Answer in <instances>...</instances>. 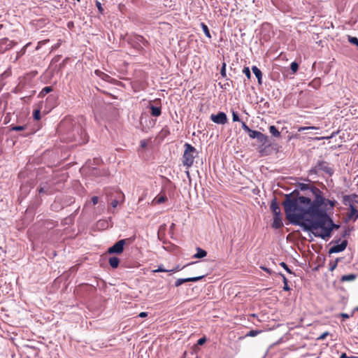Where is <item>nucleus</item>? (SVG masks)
Instances as JSON below:
<instances>
[{
  "instance_id": "13d9d810",
  "label": "nucleus",
  "mask_w": 358,
  "mask_h": 358,
  "mask_svg": "<svg viewBox=\"0 0 358 358\" xmlns=\"http://www.w3.org/2000/svg\"><path fill=\"white\" fill-rule=\"evenodd\" d=\"M315 83L319 84L320 83V80H313V83Z\"/></svg>"
},
{
  "instance_id": "4be33fe9",
  "label": "nucleus",
  "mask_w": 358,
  "mask_h": 358,
  "mask_svg": "<svg viewBox=\"0 0 358 358\" xmlns=\"http://www.w3.org/2000/svg\"><path fill=\"white\" fill-rule=\"evenodd\" d=\"M71 124H73V120L70 118H66L60 123L59 129H65Z\"/></svg>"
},
{
  "instance_id": "412c9836",
  "label": "nucleus",
  "mask_w": 358,
  "mask_h": 358,
  "mask_svg": "<svg viewBox=\"0 0 358 358\" xmlns=\"http://www.w3.org/2000/svg\"><path fill=\"white\" fill-rule=\"evenodd\" d=\"M108 262L113 268H116L120 264V259L117 257H111L109 258Z\"/></svg>"
},
{
  "instance_id": "0eeeda50",
  "label": "nucleus",
  "mask_w": 358,
  "mask_h": 358,
  "mask_svg": "<svg viewBox=\"0 0 358 358\" xmlns=\"http://www.w3.org/2000/svg\"><path fill=\"white\" fill-rule=\"evenodd\" d=\"M210 120L213 122L220 124H224L227 122V117L224 112H219L216 115L212 114L210 115Z\"/></svg>"
},
{
  "instance_id": "9d476101",
  "label": "nucleus",
  "mask_w": 358,
  "mask_h": 358,
  "mask_svg": "<svg viewBox=\"0 0 358 358\" xmlns=\"http://www.w3.org/2000/svg\"><path fill=\"white\" fill-rule=\"evenodd\" d=\"M203 277H204V275H201V276H198V277H192V278H179L175 282V286L179 287L182 284H183L185 282H197V281L201 280Z\"/></svg>"
},
{
  "instance_id": "cd10ccee",
  "label": "nucleus",
  "mask_w": 358,
  "mask_h": 358,
  "mask_svg": "<svg viewBox=\"0 0 358 358\" xmlns=\"http://www.w3.org/2000/svg\"><path fill=\"white\" fill-rule=\"evenodd\" d=\"M201 27L205 35L206 36V37H208V38H211V35H210V33L208 26L205 23L201 22Z\"/></svg>"
},
{
  "instance_id": "a19ab883",
  "label": "nucleus",
  "mask_w": 358,
  "mask_h": 358,
  "mask_svg": "<svg viewBox=\"0 0 358 358\" xmlns=\"http://www.w3.org/2000/svg\"><path fill=\"white\" fill-rule=\"evenodd\" d=\"M25 129V126H14L11 128L12 131H22Z\"/></svg>"
},
{
  "instance_id": "aec40b11",
  "label": "nucleus",
  "mask_w": 358,
  "mask_h": 358,
  "mask_svg": "<svg viewBox=\"0 0 358 358\" xmlns=\"http://www.w3.org/2000/svg\"><path fill=\"white\" fill-rule=\"evenodd\" d=\"M94 73L98 77H99L100 78H101L102 80H103L105 81H110V80L111 79L110 76L102 72L101 71H100L99 69L96 70L94 71Z\"/></svg>"
},
{
  "instance_id": "423d86ee",
  "label": "nucleus",
  "mask_w": 358,
  "mask_h": 358,
  "mask_svg": "<svg viewBox=\"0 0 358 358\" xmlns=\"http://www.w3.org/2000/svg\"><path fill=\"white\" fill-rule=\"evenodd\" d=\"M126 240L122 239L115 243L112 247L109 248L108 250V253L110 254H120L124 250V245H125Z\"/></svg>"
},
{
  "instance_id": "6ab92c4d",
  "label": "nucleus",
  "mask_w": 358,
  "mask_h": 358,
  "mask_svg": "<svg viewBox=\"0 0 358 358\" xmlns=\"http://www.w3.org/2000/svg\"><path fill=\"white\" fill-rule=\"evenodd\" d=\"M252 71L254 73V74L255 75V76L257 77V78L258 80V83L259 84H262V71L256 66H253L252 67Z\"/></svg>"
},
{
  "instance_id": "20e7f679",
  "label": "nucleus",
  "mask_w": 358,
  "mask_h": 358,
  "mask_svg": "<svg viewBox=\"0 0 358 358\" xmlns=\"http://www.w3.org/2000/svg\"><path fill=\"white\" fill-rule=\"evenodd\" d=\"M73 136L71 141H78V143H85L87 141V136L85 131L80 125H74L73 130Z\"/></svg>"
},
{
  "instance_id": "e433bc0d",
  "label": "nucleus",
  "mask_w": 358,
  "mask_h": 358,
  "mask_svg": "<svg viewBox=\"0 0 358 358\" xmlns=\"http://www.w3.org/2000/svg\"><path fill=\"white\" fill-rule=\"evenodd\" d=\"M243 73L246 76L248 79L251 78V73L249 67H245L243 70Z\"/></svg>"
},
{
  "instance_id": "0e129e2a",
  "label": "nucleus",
  "mask_w": 358,
  "mask_h": 358,
  "mask_svg": "<svg viewBox=\"0 0 358 358\" xmlns=\"http://www.w3.org/2000/svg\"><path fill=\"white\" fill-rule=\"evenodd\" d=\"M357 310H358V308H357Z\"/></svg>"
},
{
  "instance_id": "4468645a",
  "label": "nucleus",
  "mask_w": 358,
  "mask_h": 358,
  "mask_svg": "<svg viewBox=\"0 0 358 358\" xmlns=\"http://www.w3.org/2000/svg\"><path fill=\"white\" fill-rule=\"evenodd\" d=\"M149 108L150 109V113L154 117H159L162 114V108L160 106H155L153 105H150Z\"/></svg>"
},
{
  "instance_id": "864d4df0",
  "label": "nucleus",
  "mask_w": 358,
  "mask_h": 358,
  "mask_svg": "<svg viewBox=\"0 0 358 358\" xmlns=\"http://www.w3.org/2000/svg\"><path fill=\"white\" fill-rule=\"evenodd\" d=\"M96 6H97L99 10L102 11V7H101V4L100 2H99V1L96 2Z\"/></svg>"
},
{
  "instance_id": "7c9ffc66",
  "label": "nucleus",
  "mask_w": 358,
  "mask_h": 358,
  "mask_svg": "<svg viewBox=\"0 0 358 358\" xmlns=\"http://www.w3.org/2000/svg\"><path fill=\"white\" fill-rule=\"evenodd\" d=\"M136 38L138 42L141 43L143 45H145V46L148 45V42L146 41V39L143 36L138 35L136 36Z\"/></svg>"
},
{
  "instance_id": "ddd939ff",
  "label": "nucleus",
  "mask_w": 358,
  "mask_h": 358,
  "mask_svg": "<svg viewBox=\"0 0 358 358\" xmlns=\"http://www.w3.org/2000/svg\"><path fill=\"white\" fill-rule=\"evenodd\" d=\"M350 213L348 215L349 219H352L354 221L357 220L358 219L357 209L353 204L350 203Z\"/></svg>"
},
{
  "instance_id": "39448f33",
  "label": "nucleus",
  "mask_w": 358,
  "mask_h": 358,
  "mask_svg": "<svg viewBox=\"0 0 358 358\" xmlns=\"http://www.w3.org/2000/svg\"><path fill=\"white\" fill-rule=\"evenodd\" d=\"M248 134L251 138H257V141L262 145H264L268 142V136L261 133L260 131L252 130L250 129Z\"/></svg>"
},
{
  "instance_id": "f704fd0d",
  "label": "nucleus",
  "mask_w": 358,
  "mask_h": 358,
  "mask_svg": "<svg viewBox=\"0 0 358 358\" xmlns=\"http://www.w3.org/2000/svg\"><path fill=\"white\" fill-rule=\"evenodd\" d=\"M319 128L317 127H300L298 128V131L299 132H301L303 131H305V130H308V129H318Z\"/></svg>"
},
{
  "instance_id": "052dcab7",
  "label": "nucleus",
  "mask_w": 358,
  "mask_h": 358,
  "mask_svg": "<svg viewBox=\"0 0 358 358\" xmlns=\"http://www.w3.org/2000/svg\"><path fill=\"white\" fill-rule=\"evenodd\" d=\"M2 27H3V25H2V24H0V29H1V28H2Z\"/></svg>"
},
{
  "instance_id": "473e14b6",
  "label": "nucleus",
  "mask_w": 358,
  "mask_h": 358,
  "mask_svg": "<svg viewBox=\"0 0 358 358\" xmlns=\"http://www.w3.org/2000/svg\"><path fill=\"white\" fill-rule=\"evenodd\" d=\"M262 332V331H258V330H251L247 334H246V336H251V337H254V336H257L259 334H260Z\"/></svg>"
},
{
  "instance_id": "f3484780",
  "label": "nucleus",
  "mask_w": 358,
  "mask_h": 358,
  "mask_svg": "<svg viewBox=\"0 0 358 358\" xmlns=\"http://www.w3.org/2000/svg\"><path fill=\"white\" fill-rule=\"evenodd\" d=\"M282 220H281V217H280V215L279 216H274L273 217V224H272V227L274 228V229H279L280 227H282Z\"/></svg>"
},
{
  "instance_id": "603ef678",
  "label": "nucleus",
  "mask_w": 358,
  "mask_h": 358,
  "mask_svg": "<svg viewBox=\"0 0 358 358\" xmlns=\"http://www.w3.org/2000/svg\"><path fill=\"white\" fill-rule=\"evenodd\" d=\"M138 316H139L140 317H147V316H148V313H145V312H141V313L138 315Z\"/></svg>"
},
{
  "instance_id": "2eb2a0df",
  "label": "nucleus",
  "mask_w": 358,
  "mask_h": 358,
  "mask_svg": "<svg viewBox=\"0 0 358 358\" xmlns=\"http://www.w3.org/2000/svg\"><path fill=\"white\" fill-rule=\"evenodd\" d=\"M271 210L274 214V216H279L280 215V208L278 206L275 199L273 200L271 206H270Z\"/></svg>"
},
{
  "instance_id": "4c0bfd02",
  "label": "nucleus",
  "mask_w": 358,
  "mask_h": 358,
  "mask_svg": "<svg viewBox=\"0 0 358 358\" xmlns=\"http://www.w3.org/2000/svg\"><path fill=\"white\" fill-rule=\"evenodd\" d=\"M34 118L36 120H39L41 119V112L39 110H36L33 113Z\"/></svg>"
},
{
  "instance_id": "b1692460",
  "label": "nucleus",
  "mask_w": 358,
  "mask_h": 358,
  "mask_svg": "<svg viewBox=\"0 0 358 358\" xmlns=\"http://www.w3.org/2000/svg\"><path fill=\"white\" fill-rule=\"evenodd\" d=\"M53 89L50 86L45 87L42 89V90L38 94V97L43 98L48 93H50L52 92Z\"/></svg>"
},
{
  "instance_id": "f03ea898",
  "label": "nucleus",
  "mask_w": 358,
  "mask_h": 358,
  "mask_svg": "<svg viewBox=\"0 0 358 358\" xmlns=\"http://www.w3.org/2000/svg\"><path fill=\"white\" fill-rule=\"evenodd\" d=\"M297 187L301 191H307L305 195H300L299 192L297 190L293 191L292 193L286 194L285 197V200L282 202V206L284 208L285 213L286 214V208L287 207V203L289 202H292L296 204V208H299L300 207L301 203L299 200L302 199V198L306 199L309 200V203L312 205L316 199L317 194L322 197L324 198L323 196V192L317 187L313 185H310L306 183H298Z\"/></svg>"
},
{
  "instance_id": "79ce46f5",
  "label": "nucleus",
  "mask_w": 358,
  "mask_h": 358,
  "mask_svg": "<svg viewBox=\"0 0 358 358\" xmlns=\"http://www.w3.org/2000/svg\"><path fill=\"white\" fill-rule=\"evenodd\" d=\"M154 273L158 272H169V270L165 269L162 266H159L157 269L153 271Z\"/></svg>"
},
{
  "instance_id": "c85d7f7f",
  "label": "nucleus",
  "mask_w": 358,
  "mask_h": 358,
  "mask_svg": "<svg viewBox=\"0 0 358 358\" xmlns=\"http://www.w3.org/2000/svg\"><path fill=\"white\" fill-rule=\"evenodd\" d=\"M280 275L282 278V280H283V283H284L283 289L285 291H289L290 289V288L288 286V280H287V279L286 278L285 275L282 274V273H280Z\"/></svg>"
},
{
  "instance_id": "7ed1b4c3",
  "label": "nucleus",
  "mask_w": 358,
  "mask_h": 358,
  "mask_svg": "<svg viewBox=\"0 0 358 358\" xmlns=\"http://www.w3.org/2000/svg\"><path fill=\"white\" fill-rule=\"evenodd\" d=\"M185 150L182 155V164L187 169L190 168L193 164L194 159L198 156V151L191 144L186 143L184 145Z\"/></svg>"
},
{
  "instance_id": "a878e982",
  "label": "nucleus",
  "mask_w": 358,
  "mask_h": 358,
  "mask_svg": "<svg viewBox=\"0 0 358 358\" xmlns=\"http://www.w3.org/2000/svg\"><path fill=\"white\" fill-rule=\"evenodd\" d=\"M270 133L275 137H280V133L274 125L269 127Z\"/></svg>"
},
{
  "instance_id": "f8f14e48",
  "label": "nucleus",
  "mask_w": 358,
  "mask_h": 358,
  "mask_svg": "<svg viewBox=\"0 0 358 358\" xmlns=\"http://www.w3.org/2000/svg\"><path fill=\"white\" fill-rule=\"evenodd\" d=\"M113 196H115V199H117L121 203H122L124 201V194L120 189H114L113 192L110 193L108 196L112 197Z\"/></svg>"
},
{
  "instance_id": "9b49d317",
  "label": "nucleus",
  "mask_w": 358,
  "mask_h": 358,
  "mask_svg": "<svg viewBox=\"0 0 358 358\" xmlns=\"http://www.w3.org/2000/svg\"><path fill=\"white\" fill-rule=\"evenodd\" d=\"M347 245H348L347 241L344 240L342 241V243L341 244L336 245L331 247L329 249V254H331V253H337V252H342L346 248Z\"/></svg>"
},
{
  "instance_id": "de8ad7c7",
  "label": "nucleus",
  "mask_w": 358,
  "mask_h": 358,
  "mask_svg": "<svg viewBox=\"0 0 358 358\" xmlns=\"http://www.w3.org/2000/svg\"><path fill=\"white\" fill-rule=\"evenodd\" d=\"M182 269V268L180 267V266H177L176 268H172V269H169V272H172V273H174V272H177V271H179Z\"/></svg>"
},
{
  "instance_id": "49530a36",
  "label": "nucleus",
  "mask_w": 358,
  "mask_h": 358,
  "mask_svg": "<svg viewBox=\"0 0 358 358\" xmlns=\"http://www.w3.org/2000/svg\"><path fill=\"white\" fill-rule=\"evenodd\" d=\"M260 268L262 269L263 271H266V273H269V274H271L272 273V271L268 268H266L265 266H260Z\"/></svg>"
},
{
  "instance_id": "5fc2aeb1",
  "label": "nucleus",
  "mask_w": 358,
  "mask_h": 358,
  "mask_svg": "<svg viewBox=\"0 0 358 358\" xmlns=\"http://www.w3.org/2000/svg\"><path fill=\"white\" fill-rule=\"evenodd\" d=\"M341 316L342 317H344V318H348L349 317V315L348 314H346V313H341Z\"/></svg>"
},
{
  "instance_id": "e2e57ef3",
  "label": "nucleus",
  "mask_w": 358,
  "mask_h": 358,
  "mask_svg": "<svg viewBox=\"0 0 358 358\" xmlns=\"http://www.w3.org/2000/svg\"><path fill=\"white\" fill-rule=\"evenodd\" d=\"M351 358H356V357H351Z\"/></svg>"
},
{
  "instance_id": "1a4fd4ad",
  "label": "nucleus",
  "mask_w": 358,
  "mask_h": 358,
  "mask_svg": "<svg viewBox=\"0 0 358 358\" xmlns=\"http://www.w3.org/2000/svg\"><path fill=\"white\" fill-rule=\"evenodd\" d=\"M318 171H322L329 176H331L334 173V170L329 166V164L326 162H319L315 166Z\"/></svg>"
},
{
  "instance_id": "393cba45",
  "label": "nucleus",
  "mask_w": 358,
  "mask_h": 358,
  "mask_svg": "<svg viewBox=\"0 0 358 358\" xmlns=\"http://www.w3.org/2000/svg\"><path fill=\"white\" fill-rule=\"evenodd\" d=\"M355 278H356V275L355 274L344 275L341 277V281H342V282L352 281Z\"/></svg>"
},
{
  "instance_id": "5701e85b",
  "label": "nucleus",
  "mask_w": 358,
  "mask_h": 358,
  "mask_svg": "<svg viewBox=\"0 0 358 358\" xmlns=\"http://www.w3.org/2000/svg\"><path fill=\"white\" fill-rule=\"evenodd\" d=\"M207 255L206 251L204 250L197 248H196V253L194 255L193 257L196 259H200L206 257Z\"/></svg>"
},
{
  "instance_id": "bb28decb",
  "label": "nucleus",
  "mask_w": 358,
  "mask_h": 358,
  "mask_svg": "<svg viewBox=\"0 0 358 358\" xmlns=\"http://www.w3.org/2000/svg\"><path fill=\"white\" fill-rule=\"evenodd\" d=\"M38 192L40 194L45 193L46 194H52L53 191L49 187H40L38 189Z\"/></svg>"
},
{
  "instance_id": "4d7b16f0",
  "label": "nucleus",
  "mask_w": 358,
  "mask_h": 358,
  "mask_svg": "<svg viewBox=\"0 0 358 358\" xmlns=\"http://www.w3.org/2000/svg\"><path fill=\"white\" fill-rule=\"evenodd\" d=\"M338 227H339L338 225H336V224H334V229H338Z\"/></svg>"
},
{
  "instance_id": "6e6d98bb",
  "label": "nucleus",
  "mask_w": 358,
  "mask_h": 358,
  "mask_svg": "<svg viewBox=\"0 0 358 358\" xmlns=\"http://www.w3.org/2000/svg\"><path fill=\"white\" fill-rule=\"evenodd\" d=\"M340 358H349L345 353H343Z\"/></svg>"
},
{
  "instance_id": "2f4dec72",
  "label": "nucleus",
  "mask_w": 358,
  "mask_h": 358,
  "mask_svg": "<svg viewBox=\"0 0 358 358\" xmlns=\"http://www.w3.org/2000/svg\"><path fill=\"white\" fill-rule=\"evenodd\" d=\"M290 69L292 71V72L294 73H295L298 71V69H299L298 63H296V62H292L291 65H290Z\"/></svg>"
},
{
  "instance_id": "680f3d73",
  "label": "nucleus",
  "mask_w": 358,
  "mask_h": 358,
  "mask_svg": "<svg viewBox=\"0 0 358 358\" xmlns=\"http://www.w3.org/2000/svg\"><path fill=\"white\" fill-rule=\"evenodd\" d=\"M78 2L80 1V0H77Z\"/></svg>"
},
{
  "instance_id": "72a5a7b5",
  "label": "nucleus",
  "mask_w": 358,
  "mask_h": 358,
  "mask_svg": "<svg viewBox=\"0 0 358 358\" xmlns=\"http://www.w3.org/2000/svg\"><path fill=\"white\" fill-rule=\"evenodd\" d=\"M348 41L353 45H358V39L357 37L348 36Z\"/></svg>"
},
{
  "instance_id": "58836bf2",
  "label": "nucleus",
  "mask_w": 358,
  "mask_h": 358,
  "mask_svg": "<svg viewBox=\"0 0 358 358\" xmlns=\"http://www.w3.org/2000/svg\"><path fill=\"white\" fill-rule=\"evenodd\" d=\"M120 203V201L117 199H114L111 201L110 202V206L113 207V208H116L117 206V205Z\"/></svg>"
},
{
  "instance_id": "09e8293b",
  "label": "nucleus",
  "mask_w": 358,
  "mask_h": 358,
  "mask_svg": "<svg viewBox=\"0 0 358 358\" xmlns=\"http://www.w3.org/2000/svg\"><path fill=\"white\" fill-rule=\"evenodd\" d=\"M92 201L93 205H96L99 201L98 196H93L92 198Z\"/></svg>"
},
{
  "instance_id": "a211bd4d",
  "label": "nucleus",
  "mask_w": 358,
  "mask_h": 358,
  "mask_svg": "<svg viewBox=\"0 0 358 358\" xmlns=\"http://www.w3.org/2000/svg\"><path fill=\"white\" fill-rule=\"evenodd\" d=\"M166 201H167V196L164 194L157 196L152 201V203L155 204H161Z\"/></svg>"
},
{
  "instance_id": "c756f323",
  "label": "nucleus",
  "mask_w": 358,
  "mask_h": 358,
  "mask_svg": "<svg viewBox=\"0 0 358 358\" xmlns=\"http://www.w3.org/2000/svg\"><path fill=\"white\" fill-rule=\"evenodd\" d=\"M338 261H339V259L337 258L335 261L329 262V271H333L334 270L336 269Z\"/></svg>"
},
{
  "instance_id": "6e6552de",
  "label": "nucleus",
  "mask_w": 358,
  "mask_h": 358,
  "mask_svg": "<svg viewBox=\"0 0 358 358\" xmlns=\"http://www.w3.org/2000/svg\"><path fill=\"white\" fill-rule=\"evenodd\" d=\"M15 45V43L12 41H9L7 38H4L0 40V54L5 52L6 51L11 49Z\"/></svg>"
},
{
  "instance_id": "c9c22d12",
  "label": "nucleus",
  "mask_w": 358,
  "mask_h": 358,
  "mask_svg": "<svg viewBox=\"0 0 358 358\" xmlns=\"http://www.w3.org/2000/svg\"><path fill=\"white\" fill-rule=\"evenodd\" d=\"M226 63L225 62H223L222 63V67H221V70H220V74L222 76V77L223 78H225L226 76H227V73H226Z\"/></svg>"
},
{
  "instance_id": "a18cd8bd",
  "label": "nucleus",
  "mask_w": 358,
  "mask_h": 358,
  "mask_svg": "<svg viewBox=\"0 0 358 358\" xmlns=\"http://www.w3.org/2000/svg\"><path fill=\"white\" fill-rule=\"evenodd\" d=\"M206 341V339L205 337H202L201 338H199L198 341H197V344L199 345H203Z\"/></svg>"
},
{
  "instance_id": "8fccbe9b",
  "label": "nucleus",
  "mask_w": 358,
  "mask_h": 358,
  "mask_svg": "<svg viewBox=\"0 0 358 358\" xmlns=\"http://www.w3.org/2000/svg\"><path fill=\"white\" fill-rule=\"evenodd\" d=\"M328 335V332H324L322 335L320 336L318 338L319 340H323L325 338V337Z\"/></svg>"
},
{
  "instance_id": "bf43d9fd",
  "label": "nucleus",
  "mask_w": 358,
  "mask_h": 358,
  "mask_svg": "<svg viewBox=\"0 0 358 358\" xmlns=\"http://www.w3.org/2000/svg\"><path fill=\"white\" fill-rule=\"evenodd\" d=\"M30 45V43H27V45L24 47V48H26L27 46H29Z\"/></svg>"
},
{
  "instance_id": "ea45409f",
  "label": "nucleus",
  "mask_w": 358,
  "mask_h": 358,
  "mask_svg": "<svg viewBox=\"0 0 358 358\" xmlns=\"http://www.w3.org/2000/svg\"><path fill=\"white\" fill-rule=\"evenodd\" d=\"M280 265L289 273H292V271L289 269L288 266L285 262H281Z\"/></svg>"
},
{
  "instance_id": "f257e3e1",
  "label": "nucleus",
  "mask_w": 358,
  "mask_h": 358,
  "mask_svg": "<svg viewBox=\"0 0 358 358\" xmlns=\"http://www.w3.org/2000/svg\"><path fill=\"white\" fill-rule=\"evenodd\" d=\"M299 208L292 202L287 203L286 208V218L292 224H301L305 229L310 231L315 237L322 239L329 238L334 229V224L327 215V206L332 209L335 206L336 201L322 198L320 194L317 196L315 201L312 203L309 200L302 198Z\"/></svg>"
},
{
  "instance_id": "c03bdc74",
  "label": "nucleus",
  "mask_w": 358,
  "mask_h": 358,
  "mask_svg": "<svg viewBox=\"0 0 358 358\" xmlns=\"http://www.w3.org/2000/svg\"><path fill=\"white\" fill-rule=\"evenodd\" d=\"M241 126H242V128L245 131V132H248V131L250 129V127L244 122H242L241 123Z\"/></svg>"
},
{
  "instance_id": "3c124183",
  "label": "nucleus",
  "mask_w": 358,
  "mask_h": 358,
  "mask_svg": "<svg viewBox=\"0 0 358 358\" xmlns=\"http://www.w3.org/2000/svg\"><path fill=\"white\" fill-rule=\"evenodd\" d=\"M105 224H106V222L104 220H99L98 222V225H99V226H101L102 227H103L105 226Z\"/></svg>"
},
{
  "instance_id": "37998d69",
  "label": "nucleus",
  "mask_w": 358,
  "mask_h": 358,
  "mask_svg": "<svg viewBox=\"0 0 358 358\" xmlns=\"http://www.w3.org/2000/svg\"><path fill=\"white\" fill-rule=\"evenodd\" d=\"M232 118L234 122H238L240 121L239 117L237 114V113L233 111L232 113Z\"/></svg>"
},
{
  "instance_id": "dca6fc26",
  "label": "nucleus",
  "mask_w": 358,
  "mask_h": 358,
  "mask_svg": "<svg viewBox=\"0 0 358 358\" xmlns=\"http://www.w3.org/2000/svg\"><path fill=\"white\" fill-rule=\"evenodd\" d=\"M343 201L345 205L347 204V202H352L358 204V195L353 194L352 196H345Z\"/></svg>"
}]
</instances>
